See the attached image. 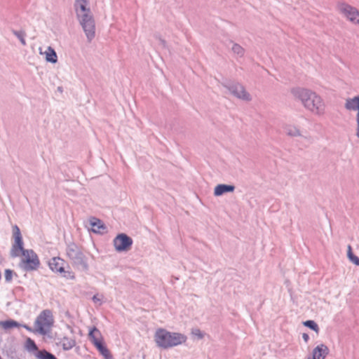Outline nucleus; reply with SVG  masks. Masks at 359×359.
Here are the masks:
<instances>
[{
    "label": "nucleus",
    "mask_w": 359,
    "mask_h": 359,
    "mask_svg": "<svg viewBox=\"0 0 359 359\" xmlns=\"http://www.w3.org/2000/svg\"><path fill=\"white\" fill-rule=\"evenodd\" d=\"M53 324L54 318L52 311L48 309L43 310L34 321L33 332L42 336L47 335L51 332Z\"/></svg>",
    "instance_id": "5"
},
{
    "label": "nucleus",
    "mask_w": 359,
    "mask_h": 359,
    "mask_svg": "<svg viewBox=\"0 0 359 359\" xmlns=\"http://www.w3.org/2000/svg\"><path fill=\"white\" fill-rule=\"evenodd\" d=\"M187 337L184 334L169 332L165 329L159 328L154 334V341L156 346L163 349H168L184 344Z\"/></svg>",
    "instance_id": "4"
},
{
    "label": "nucleus",
    "mask_w": 359,
    "mask_h": 359,
    "mask_svg": "<svg viewBox=\"0 0 359 359\" xmlns=\"http://www.w3.org/2000/svg\"><path fill=\"white\" fill-rule=\"evenodd\" d=\"M91 230L95 233H102L105 229V226L102 222L96 218H92L90 221Z\"/></svg>",
    "instance_id": "17"
},
{
    "label": "nucleus",
    "mask_w": 359,
    "mask_h": 359,
    "mask_svg": "<svg viewBox=\"0 0 359 359\" xmlns=\"http://www.w3.org/2000/svg\"><path fill=\"white\" fill-rule=\"evenodd\" d=\"M12 277H13V271L10 269H6L4 273L5 280L7 282H9L12 280Z\"/></svg>",
    "instance_id": "27"
},
{
    "label": "nucleus",
    "mask_w": 359,
    "mask_h": 359,
    "mask_svg": "<svg viewBox=\"0 0 359 359\" xmlns=\"http://www.w3.org/2000/svg\"><path fill=\"white\" fill-rule=\"evenodd\" d=\"M353 255V254L352 253L351 247L350 245H348V259L351 258Z\"/></svg>",
    "instance_id": "31"
},
{
    "label": "nucleus",
    "mask_w": 359,
    "mask_h": 359,
    "mask_svg": "<svg viewBox=\"0 0 359 359\" xmlns=\"http://www.w3.org/2000/svg\"><path fill=\"white\" fill-rule=\"evenodd\" d=\"M92 299L95 304L100 306L104 302V296L102 294H96L93 297Z\"/></svg>",
    "instance_id": "25"
},
{
    "label": "nucleus",
    "mask_w": 359,
    "mask_h": 359,
    "mask_svg": "<svg viewBox=\"0 0 359 359\" xmlns=\"http://www.w3.org/2000/svg\"><path fill=\"white\" fill-rule=\"evenodd\" d=\"M60 344L62 346L64 350L68 351L72 349L76 345V341L72 338L64 337L60 340Z\"/></svg>",
    "instance_id": "18"
},
{
    "label": "nucleus",
    "mask_w": 359,
    "mask_h": 359,
    "mask_svg": "<svg viewBox=\"0 0 359 359\" xmlns=\"http://www.w3.org/2000/svg\"><path fill=\"white\" fill-rule=\"evenodd\" d=\"M191 334L200 339L204 337V333L201 332L198 328L192 329Z\"/></svg>",
    "instance_id": "26"
},
{
    "label": "nucleus",
    "mask_w": 359,
    "mask_h": 359,
    "mask_svg": "<svg viewBox=\"0 0 359 359\" xmlns=\"http://www.w3.org/2000/svg\"><path fill=\"white\" fill-rule=\"evenodd\" d=\"M339 12L351 24L359 27V10L346 3L339 4Z\"/></svg>",
    "instance_id": "7"
},
{
    "label": "nucleus",
    "mask_w": 359,
    "mask_h": 359,
    "mask_svg": "<svg viewBox=\"0 0 359 359\" xmlns=\"http://www.w3.org/2000/svg\"><path fill=\"white\" fill-rule=\"evenodd\" d=\"M232 53L237 57H242L245 55V49L239 44L233 43L231 47Z\"/></svg>",
    "instance_id": "21"
},
{
    "label": "nucleus",
    "mask_w": 359,
    "mask_h": 359,
    "mask_svg": "<svg viewBox=\"0 0 359 359\" xmlns=\"http://www.w3.org/2000/svg\"><path fill=\"white\" fill-rule=\"evenodd\" d=\"M23 327H25L27 330L29 331V332H33V328L29 327L28 325H22Z\"/></svg>",
    "instance_id": "32"
},
{
    "label": "nucleus",
    "mask_w": 359,
    "mask_h": 359,
    "mask_svg": "<svg viewBox=\"0 0 359 359\" xmlns=\"http://www.w3.org/2000/svg\"><path fill=\"white\" fill-rule=\"evenodd\" d=\"M26 348L29 352H32L34 355L36 351H39L35 342L30 338H28L26 341Z\"/></svg>",
    "instance_id": "22"
},
{
    "label": "nucleus",
    "mask_w": 359,
    "mask_h": 359,
    "mask_svg": "<svg viewBox=\"0 0 359 359\" xmlns=\"http://www.w3.org/2000/svg\"><path fill=\"white\" fill-rule=\"evenodd\" d=\"M133 243V239L125 233L117 235L113 241L115 250L119 252L128 251Z\"/></svg>",
    "instance_id": "10"
},
{
    "label": "nucleus",
    "mask_w": 359,
    "mask_h": 359,
    "mask_svg": "<svg viewBox=\"0 0 359 359\" xmlns=\"http://www.w3.org/2000/svg\"><path fill=\"white\" fill-rule=\"evenodd\" d=\"M350 261H351L353 264H355L356 266H359V257L353 255L351 258H349Z\"/></svg>",
    "instance_id": "29"
},
{
    "label": "nucleus",
    "mask_w": 359,
    "mask_h": 359,
    "mask_svg": "<svg viewBox=\"0 0 359 359\" xmlns=\"http://www.w3.org/2000/svg\"><path fill=\"white\" fill-rule=\"evenodd\" d=\"M356 128H355V136L359 138V114L355 115Z\"/></svg>",
    "instance_id": "28"
},
{
    "label": "nucleus",
    "mask_w": 359,
    "mask_h": 359,
    "mask_svg": "<svg viewBox=\"0 0 359 359\" xmlns=\"http://www.w3.org/2000/svg\"><path fill=\"white\" fill-rule=\"evenodd\" d=\"M34 356L37 359H57L53 354L46 351V350L36 351V353H34Z\"/></svg>",
    "instance_id": "20"
},
{
    "label": "nucleus",
    "mask_w": 359,
    "mask_h": 359,
    "mask_svg": "<svg viewBox=\"0 0 359 359\" xmlns=\"http://www.w3.org/2000/svg\"><path fill=\"white\" fill-rule=\"evenodd\" d=\"M88 337L91 342L106 359L111 358L109 350L103 345L102 336L98 329L96 327L91 328L89 330Z\"/></svg>",
    "instance_id": "8"
},
{
    "label": "nucleus",
    "mask_w": 359,
    "mask_h": 359,
    "mask_svg": "<svg viewBox=\"0 0 359 359\" xmlns=\"http://www.w3.org/2000/svg\"><path fill=\"white\" fill-rule=\"evenodd\" d=\"M65 261L60 257H53L48 262V266L53 271L62 273V276L67 279L74 280V273L69 270L65 271Z\"/></svg>",
    "instance_id": "9"
},
{
    "label": "nucleus",
    "mask_w": 359,
    "mask_h": 359,
    "mask_svg": "<svg viewBox=\"0 0 359 359\" xmlns=\"http://www.w3.org/2000/svg\"><path fill=\"white\" fill-rule=\"evenodd\" d=\"M302 338H303L304 341H305V343H307L309 340V336L306 333H304L302 334Z\"/></svg>",
    "instance_id": "30"
},
{
    "label": "nucleus",
    "mask_w": 359,
    "mask_h": 359,
    "mask_svg": "<svg viewBox=\"0 0 359 359\" xmlns=\"http://www.w3.org/2000/svg\"><path fill=\"white\" fill-rule=\"evenodd\" d=\"M39 53L44 55L46 56V60L48 62L55 64L57 61L56 52L51 46H48L44 52H42V49L39 48Z\"/></svg>",
    "instance_id": "16"
},
{
    "label": "nucleus",
    "mask_w": 359,
    "mask_h": 359,
    "mask_svg": "<svg viewBox=\"0 0 359 359\" xmlns=\"http://www.w3.org/2000/svg\"><path fill=\"white\" fill-rule=\"evenodd\" d=\"M329 351V348L325 344H320L312 350L311 355L304 359H325Z\"/></svg>",
    "instance_id": "13"
},
{
    "label": "nucleus",
    "mask_w": 359,
    "mask_h": 359,
    "mask_svg": "<svg viewBox=\"0 0 359 359\" xmlns=\"http://www.w3.org/2000/svg\"><path fill=\"white\" fill-rule=\"evenodd\" d=\"M235 190V187L230 184H220L217 185L214 189V196H220L228 192H233Z\"/></svg>",
    "instance_id": "15"
},
{
    "label": "nucleus",
    "mask_w": 359,
    "mask_h": 359,
    "mask_svg": "<svg viewBox=\"0 0 359 359\" xmlns=\"http://www.w3.org/2000/svg\"><path fill=\"white\" fill-rule=\"evenodd\" d=\"M303 325L304 326L313 330L317 334H318L319 327H318V324L314 320H309L304 321L303 323Z\"/></svg>",
    "instance_id": "24"
},
{
    "label": "nucleus",
    "mask_w": 359,
    "mask_h": 359,
    "mask_svg": "<svg viewBox=\"0 0 359 359\" xmlns=\"http://www.w3.org/2000/svg\"><path fill=\"white\" fill-rule=\"evenodd\" d=\"M12 33L20 40L22 45L25 46L26 45V41H25V36L26 34L24 31L20 30H12Z\"/></svg>",
    "instance_id": "23"
},
{
    "label": "nucleus",
    "mask_w": 359,
    "mask_h": 359,
    "mask_svg": "<svg viewBox=\"0 0 359 359\" xmlns=\"http://www.w3.org/2000/svg\"><path fill=\"white\" fill-rule=\"evenodd\" d=\"M344 107L348 111H357V114H359V95L346 99Z\"/></svg>",
    "instance_id": "14"
},
{
    "label": "nucleus",
    "mask_w": 359,
    "mask_h": 359,
    "mask_svg": "<svg viewBox=\"0 0 359 359\" xmlns=\"http://www.w3.org/2000/svg\"><path fill=\"white\" fill-rule=\"evenodd\" d=\"M74 9L88 40L91 41L95 36V23L89 6V0H75Z\"/></svg>",
    "instance_id": "3"
},
{
    "label": "nucleus",
    "mask_w": 359,
    "mask_h": 359,
    "mask_svg": "<svg viewBox=\"0 0 359 359\" xmlns=\"http://www.w3.org/2000/svg\"><path fill=\"white\" fill-rule=\"evenodd\" d=\"M290 92L293 97L299 100L304 107L313 115L320 116L325 114V101L316 92L300 87L292 88Z\"/></svg>",
    "instance_id": "2"
},
{
    "label": "nucleus",
    "mask_w": 359,
    "mask_h": 359,
    "mask_svg": "<svg viewBox=\"0 0 359 359\" xmlns=\"http://www.w3.org/2000/svg\"><path fill=\"white\" fill-rule=\"evenodd\" d=\"M14 243L11 250V256L17 257L21 256L20 266L26 271H35L40 265L38 255L33 250H27L23 248V241L20 229L18 226L13 227Z\"/></svg>",
    "instance_id": "1"
},
{
    "label": "nucleus",
    "mask_w": 359,
    "mask_h": 359,
    "mask_svg": "<svg viewBox=\"0 0 359 359\" xmlns=\"http://www.w3.org/2000/svg\"><path fill=\"white\" fill-rule=\"evenodd\" d=\"M224 86L229 90L231 94L238 99L248 102L252 100L250 94L246 91L245 88L241 84L233 83L224 85Z\"/></svg>",
    "instance_id": "11"
},
{
    "label": "nucleus",
    "mask_w": 359,
    "mask_h": 359,
    "mask_svg": "<svg viewBox=\"0 0 359 359\" xmlns=\"http://www.w3.org/2000/svg\"><path fill=\"white\" fill-rule=\"evenodd\" d=\"M66 255L74 266L81 270L88 269V266L86 257L76 245L74 243L68 245Z\"/></svg>",
    "instance_id": "6"
},
{
    "label": "nucleus",
    "mask_w": 359,
    "mask_h": 359,
    "mask_svg": "<svg viewBox=\"0 0 359 359\" xmlns=\"http://www.w3.org/2000/svg\"><path fill=\"white\" fill-rule=\"evenodd\" d=\"M285 133L292 137H300L309 142H312V137L310 135H304L298 126L293 124H285L283 126Z\"/></svg>",
    "instance_id": "12"
},
{
    "label": "nucleus",
    "mask_w": 359,
    "mask_h": 359,
    "mask_svg": "<svg viewBox=\"0 0 359 359\" xmlns=\"http://www.w3.org/2000/svg\"><path fill=\"white\" fill-rule=\"evenodd\" d=\"M20 327V324L14 320H8L5 321H0V327L4 330H9L14 327Z\"/></svg>",
    "instance_id": "19"
}]
</instances>
